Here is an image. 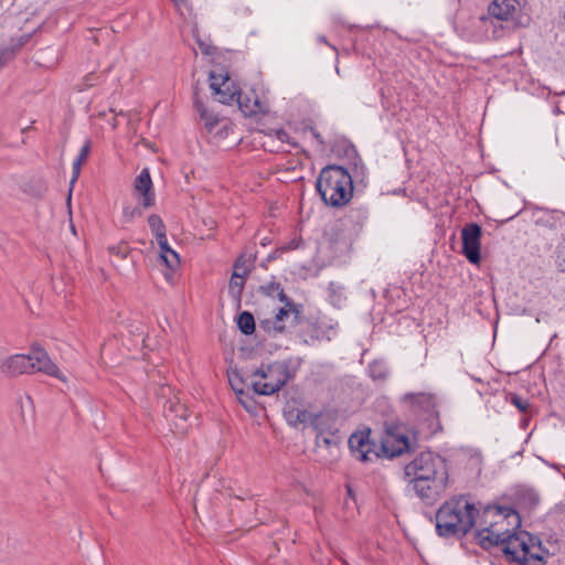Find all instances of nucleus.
<instances>
[{"label":"nucleus","mask_w":565,"mask_h":565,"mask_svg":"<svg viewBox=\"0 0 565 565\" xmlns=\"http://www.w3.org/2000/svg\"><path fill=\"white\" fill-rule=\"evenodd\" d=\"M480 525L481 529L476 531L475 537L482 548L490 550L502 545V552L509 562L530 565V545L524 541L519 543L522 554L516 547H512L513 540L519 541L516 530L521 526V516L513 507L487 504L480 515Z\"/></svg>","instance_id":"1"},{"label":"nucleus","mask_w":565,"mask_h":565,"mask_svg":"<svg viewBox=\"0 0 565 565\" xmlns=\"http://www.w3.org/2000/svg\"><path fill=\"white\" fill-rule=\"evenodd\" d=\"M404 478L416 495L427 505L434 504L447 488V460L433 451H423L404 468Z\"/></svg>","instance_id":"2"},{"label":"nucleus","mask_w":565,"mask_h":565,"mask_svg":"<svg viewBox=\"0 0 565 565\" xmlns=\"http://www.w3.org/2000/svg\"><path fill=\"white\" fill-rule=\"evenodd\" d=\"M479 513L470 494L455 495L436 512V534L443 539L461 540L473 529Z\"/></svg>","instance_id":"3"},{"label":"nucleus","mask_w":565,"mask_h":565,"mask_svg":"<svg viewBox=\"0 0 565 565\" xmlns=\"http://www.w3.org/2000/svg\"><path fill=\"white\" fill-rule=\"evenodd\" d=\"M316 189L324 204L342 207L353 196V179L345 168L329 164L320 171Z\"/></svg>","instance_id":"4"},{"label":"nucleus","mask_w":565,"mask_h":565,"mask_svg":"<svg viewBox=\"0 0 565 565\" xmlns=\"http://www.w3.org/2000/svg\"><path fill=\"white\" fill-rule=\"evenodd\" d=\"M1 372L10 377L31 372H42L50 376L62 379L57 365L50 359L46 350L39 343L31 344L28 354H14L6 359L0 365Z\"/></svg>","instance_id":"5"},{"label":"nucleus","mask_w":565,"mask_h":565,"mask_svg":"<svg viewBox=\"0 0 565 565\" xmlns=\"http://www.w3.org/2000/svg\"><path fill=\"white\" fill-rule=\"evenodd\" d=\"M401 404L416 420L426 438L443 431L437 409L436 396L430 393H406L399 398Z\"/></svg>","instance_id":"6"},{"label":"nucleus","mask_w":565,"mask_h":565,"mask_svg":"<svg viewBox=\"0 0 565 565\" xmlns=\"http://www.w3.org/2000/svg\"><path fill=\"white\" fill-rule=\"evenodd\" d=\"M252 376H259L265 380V382L252 380L250 384L255 394L267 396L280 391V388L294 379L295 372L290 370L287 362L276 361L268 364L266 369L263 364L252 373Z\"/></svg>","instance_id":"7"},{"label":"nucleus","mask_w":565,"mask_h":565,"mask_svg":"<svg viewBox=\"0 0 565 565\" xmlns=\"http://www.w3.org/2000/svg\"><path fill=\"white\" fill-rule=\"evenodd\" d=\"M302 321V306L295 301L287 302V307H281L274 319H263L259 321V329L268 335L291 332Z\"/></svg>","instance_id":"8"},{"label":"nucleus","mask_w":565,"mask_h":565,"mask_svg":"<svg viewBox=\"0 0 565 565\" xmlns=\"http://www.w3.org/2000/svg\"><path fill=\"white\" fill-rule=\"evenodd\" d=\"M158 402L162 404L163 416L170 425L175 427L177 431L184 433L186 426L184 423L189 417L188 407L180 402V399L172 395V388L170 385H161L158 393Z\"/></svg>","instance_id":"9"},{"label":"nucleus","mask_w":565,"mask_h":565,"mask_svg":"<svg viewBox=\"0 0 565 565\" xmlns=\"http://www.w3.org/2000/svg\"><path fill=\"white\" fill-rule=\"evenodd\" d=\"M385 433L386 437L381 441L380 454L392 459L411 450L409 438L401 431L398 425L385 423Z\"/></svg>","instance_id":"10"},{"label":"nucleus","mask_w":565,"mask_h":565,"mask_svg":"<svg viewBox=\"0 0 565 565\" xmlns=\"http://www.w3.org/2000/svg\"><path fill=\"white\" fill-rule=\"evenodd\" d=\"M482 227L478 223L466 224L461 230V254L472 265L481 262Z\"/></svg>","instance_id":"11"},{"label":"nucleus","mask_w":565,"mask_h":565,"mask_svg":"<svg viewBox=\"0 0 565 565\" xmlns=\"http://www.w3.org/2000/svg\"><path fill=\"white\" fill-rule=\"evenodd\" d=\"M298 327H300V329L297 331V335L306 344L322 339L330 341L337 333L335 324L332 323L331 320L327 321L326 319H318L311 322L302 316V321Z\"/></svg>","instance_id":"12"},{"label":"nucleus","mask_w":565,"mask_h":565,"mask_svg":"<svg viewBox=\"0 0 565 565\" xmlns=\"http://www.w3.org/2000/svg\"><path fill=\"white\" fill-rule=\"evenodd\" d=\"M371 429L366 428L350 436L348 444L353 457L362 462L373 461L382 455L376 450V443L370 439Z\"/></svg>","instance_id":"13"},{"label":"nucleus","mask_w":565,"mask_h":565,"mask_svg":"<svg viewBox=\"0 0 565 565\" xmlns=\"http://www.w3.org/2000/svg\"><path fill=\"white\" fill-rule=\"evenodd\" d=\"M282 412L285 419L290 426L297 427L310 419L311 427L313 429H318V419L320 414H311L307 409L300 408L297 401H287Z\"/></svg>","instance_id":"14"},{"label":"nucleus","mask_w":565,"mask_h":565,"mask_svg":"<svg viewBox=\"0 0 565 565\" xmlns=\"http://www.w3.org/2000/svg\"><path fill=\"white\" fill-rule=\"evenodd\" d=\"M134 190L142 196L141 204L143 207L148 209L154 205L156 194L148 168L142 169L140 174L136 178Z\"/></svg>","instance_id":"15"},{"label":"nucleus","mask_w":565,"mask_h":565,"mask_svg":"<svg viewBox=\"0 0 565 565\" xmlns=\"http://www.w3.org/2000/svg\"><path fill=\"white\" fill-rule=\"evenodd\" d=\"M515 3V0H493L488 6V15L500 21L513 19L516 12Z\"/></svg>","instance_id":"16"},{"label":"nucleus","mask_w":565,"mask_h":565,"mask_svg":"<svg viewBox=\"0 0 565 565\" xmlns=\"http://www.w3.org/2000/svg\"><path fill=\"white\" fill-rule=\"evenodd\" d=\"M193 106L195 110L200 114L201 119L204 120L206 130L211 132L220 122V118L213 111H210L207 107L204 105V103L200 98L198 87H195L193 92Z\"/></svg>","instance_id":"17"},{"label":"nucleus","mask_w":565,"mask_h":565,"mask_svg":"<svg viewBox=\"0 0 565 565\" xmlns=\"http://www.w3.org/2000/svg\"><path fill=\"white\" fill-rule=\"evenodd\" d=\"M317 431L315 444L317 448H324L327 449L331 455L334 451H339L341 438L337 434V431H328L324 433L319 426L318 429H315Z\"/></svg>","instance_id":"18"},{"label":"nucleus","mask_w":565,"mask_h":565,"mask_svg":"<svg viewBox=\"0 0 565 565\" xmlns=\"http://www.w3.org/2000/svg\"><path fill=\"white\" fill-rule=\"evenodd\" d=\"M211 89L214 99L224 105H232L239 93V88L231 79L226 85L218 89H216L214 85H211Z\"/></svg>","instance_id":"19"},{"label":"nucleus","mask_w":565,"mask_h":565,"mask_svg":"<svg viewBox=\"0 0 565 565\" xmlns=\"http://www.w3.org/2000/svg\"><path fill=\"white\" fill-rule=\"evenodd\" d=\"M157 242L160 248V259L162 263L171 270L177 269L180 266L179 254L170 247L167 237Z\"/></svg>","instance_id":"20"},{"label":"nucleus","mask_w":565,"mask_h":565,"mask_svg":"<svg viewBox=\"0 0 565 565\" xmlns=\"http://www.w3.org/2000/svg\"><path fill=\"white\" fill-rule=\"evenodd\" d=\"M235 103L245 117H252L262 111L259 99L257 97L252 99L247 95H244L241 90L236 97Z\"/></svg>","instance_id":"21"},{"label":"nucleus","mask_w":565,"mask_h":565,"mask_svg":"<svg viewBox=\"0 0 565 565\" xmlns=\"http://www.w3.org/2000/svg\"><path fill=\"white\" fill-rule=\"evenodd\" d=\"M246 279V270L242 271H233L230 285H228V292L231 297L236 300L237 302H241L242 294L244 290V285Z\"/></svg>","instance_id":"22"},{"label":"nucleus","mask_w":565,"mask_h":565,"mask_svg":"<svg viewBox=\"0 0 565 565\" xmlns=\"http://www.w3.org/2000/svg\"><path fill=\"white\" fill-rule=\"evenodd\" d=\"M369 215V209L365 205L353 204L348 212L347 218L349 222L361 228L367 222Z\"/></svg>","instance_id":"23"},{"label":"nucleus","mask_w":565,"mask_h":565,"mask_svg":"<svg viewBox=\"0 0 565 565\" xmlns=\"http://www.w3.org/2000/svg\"><path fill=\"white\" fill-rule=\"evenodd\" d=\"M259 291L267 297H274L276 294L278 300L285 303L284 307H287V302L294 301L285 294L280 284L276 281H270L266 285L259 286Z\"/></svg>","instance_id":"24"},{"label":"nucleus","mask_w":565,"mask_h":565,"mask_svg":"<svg viewBox=\"0 0 565 565\" xmlns=\"http://www.w3.org/2000/svg\"><path fill=\"white\" fill-rule=\"evenodd\" d=\"M238 330L244 335H252L256 330L255 318L252 312L245 310L238 313L236 318Z\"/></svg>","instance_id":"25"},{"label":"nucleus","mask_w":565,"mask_h":565,"mask_svg":"<svg viewBox=\"0 0 565 565\" xmlns=\"http://www.w3.org/2000/svg\"><path fill=\"white\" fill-rule=\"evenodd\" d=\"M554 43L565 53V11L553 23Z\"/></svg>","instance_id":"26"},{"label":"nucleus","mask_w":565,"mask_h":565,"mask_svg":"<svg viewBox=\"0 0 565 565\" xmlns=\"http://www.w3.org/2000/svg\"><path fill=\"white\" fill-rule=\"evenodd\" d=\"M369 375L374 381H385L390 375V369L384 361L374 360L369 364Z\"/></svg>","instance_id":"27"},{"label":"nucleus","mask_w":565,"mask_h":565,"mask_svg":"<svg viewBox=\"0 0 565 565\" xmlns=\"http://www.w3.org/2000/svg\"><path fill=\"white\" fill-rule=\"evenodd\" d=\"M255 259H256L255 253H250L248 255L246 252L242 253L234 262L233 271L246 270V277H247L249 275V273L252 271V269L254 268Z\"/></svg>","instance_id":"28"},{"label":"nucleus","mask_w":565,"mask_h":565,"mask_svg":"<svg viewBox=\"0 0 565 565\" xmlns=\"http://www.w3.org/2000/svg\"><path fill=\"white\" fill-rule=\"evenodd\" d=\"M148 225L156 236L157 241L167 237V228L162 218L158 214H151L148 217Z\"/></svg>","instance_id":"29"},{"label":"nucleus","mask_w":565,"mask_h":565,"mask_svg":"<svg viewBox=\"0 0 565 565\" xmlns=\"http://www.w3.org/2000/svg\"><path fill=\"white\" fill-rule=\"evenodd\" d=\"M236 396L241 405L248 412L254 413L257 409V403L254 398V395L249 392H246L243 388L236 390Z\"/></svg>","instance_id":"30"},{"label":"nucleus","mask_w":565,"mask_h":565,"mask_svg":"<svg viewBox=\"0 0 565 565\" xmlns=\"http://www.w3.org/2000/svg\"><path fill=\"white\" fill-rule=\"evenodd\" d=\"M537 546V552H532V561L544 562L547 556L554 555L553 551L548 547L543 546L540 537L532 534V548Z\"/></svg>","instance_id":"31"},{"label":"nucleus","mask_w":565,"mask_h":565,"mask_svg":"<svg viewBox=\"0 0 565 565\" xmlns=\"http://www.w3.org/2000/svg\"><path fill=\"white\" fill-rule=\"evenodd\" d=\"M108 253L111 256H115L119 259H126L131 252L128 243L125 241L119 242L116 245H110L107 247Z\"/></svg>","instance_id":"32"},{"label":"nucleus","mask_w":565,"mask_h":565,"mask_svg":"<svg viewBox=\"0 0 565 565\" xmlns=\"http://www.w3.org/2000/svg\"><path fill=\"white\" fill-rule=\"evenodd\" d=\"M142 209H145V207L142 206L141 203H140V205H136V206L125 205L122 209V222L130 223L135 218L141 217L143 214Z\"/></svg>","instance_id":"33"},{"label":"nucleus","mask_w":565,"mask_h":565,"mask_svg":"<svg viewBox=\"0 0 565 565\" xmlns=\"http://www.w3.org/2000/svg\"><path fill=\"white\" fill-rule=\"evenodd\" d=\"M508 399L510 401L511 404H513L521 412H523L525 414L529 412V409H530V402H529V399L522 398L516 393H509Z\"/></svg>","instance_id":"34"},{"label":"nucleus","mask_w":565,"mask_h":565,"mask_svg":"<svg viewBox=\"0 0 565 565\" xmlns=\"http://www.w3.org/2000/svg\"><path fill=\"white\" fill-rule=\"evenodd\" d=\"M228 383L235 394H236V390H239V388L244 390V387H245V380L243 379V376L241 375V373L237 370H234L231 373H228Z\"/></svg>","instance_id":"35"},{"label":"nucleus","mask_w":565,"mask_h":565,"mask_svg":"<svg viewBox=\"0 0 565 565\" xmlns=\"http://www.w3.org/2000/svg\"><path fill=\"white\" fill-rule=\"evenodd\" d=\"M209 78H210V86L214 85V87H216V89L226 85L231 79L230 75L227 73H225L223 75V74H215L214 72H210Z\"/></svg>","instance_id":"36"},{"label":"nucleus","mask_w":565,"mask_h":565,"mask_svg":"<svg viewBox=\"0 0 565 565\" xmlns=\"http://www.w3.org/2000/svg\"><path fill=\"white\" fill-rule=\"evenodd\" d=\"M82 164H83V162L77 161V160H75V161L73 162L72 179H71V181H70V185H71V188H70V191H68V198H67L68 202L71 201V196H72V188H73L74 183L76 182V180H77V179H78V177H79V173H81V167H82Z\"/></svg>","instance_id":"37"},{"label":"nucleus","mask_w":565,"mask_h":565,"mask_svg":"<svg viewBox=\"0 0 565 565\" xmlns=\"http://www.w3.org/2000/svg\"><path fill=\"white\" fill-rule=\"evenodd\" d=\"M277 139L281 142H288L292 147H298V143L292 141L289 134L284 129H277L275 132Z\"/></svg>","instance_id":"38"},{"label":"nucleus","mask_w":565,"mask_h":565,"mask_svg":"<svg viewBox=\"0 0 565 565\" xmlns=\"http://www.w3.org/2000/svg\"><path fill=\"white\" fill-rule=\"evenodd\" d=\"M292 247L291 246H281V247H277L275 250H273L266 258L267 262H273L275 260L276 258H278L282 253L285 252H288V250H291Z\"/></svg>","instance_id":"39"},{"label":"nucleus","mask_w":565,"mask_h":565,"mask_svg":"<svg viewBox=\"0 0 565 565\" xmlns=\"http://www.w3.org/2000/svg\"><path fill=\"white\" fill-rule=\"evenodd\" d=\"M556 263L561 271L565 273V245L557 250Z\"/></svg>","instance_id":"40"},{"label":"nucleus","mask_w":565,"mask_h":565,"mask_svg":"<svg viewBox=\"0 0 565 565\" xmlns=\"http://www.w3.org/2000/svg\"><path fill=\"white\" fill-rule=\"evenodd\" d=\"M198 45L202 52V54L204 55H212L214 54V52L216 51V47L215 46H212L210 44H206L205 42H203L202 40H198Z\"/></svg>","instance_id":"41"},{"label":"nucleus","mask_w":565,"mask_h":565,"mask_svg":"<svg viewBox=\"0 0 565 565\" xmlns=\"http://www.w3.org/2000/svg\"><path fill=\"white\" fill-rule=\"evenodd\" d=\"M89 151H90V142L87 140L85 142V145L81 148V151L75 160L84 162L87 159Z\"/></svg>","instance_id":"42"},{"label":"nucleus","mask_w":565,"mask_h":565,"mask_svg":"<svg viewBox=\"0 0 565 565\" xmlns=\"http://www.w3.org/2000/svg\"><path fill=\"white\" fill-rule=\"evenodd\" d=\"M96 74L95 73H89L87 74L85 77H84V83H83V86L85 88H89V87H93L95 85V79H96Z\"/></svg>","instance_id":"43"},{"label":"nucleus","mask_w":565,"mask_h":565,"mask_svg":"<svg viewBox=\"0 0 565 565\" xmlns=\"http://www.w3.org/2000/svg\"><path fill=\"white\" fill-rule=\"evenodd\" d=\"M46 191V186L43 182H40L36 185V189L32 192L34 196L42 198Z\"/></svg>","instance_id":"44"},{"label":"nucleus","mask_w":565,"mask_h":565,"mask_svg":"<svg viewBox=\"0 0 565 565\" xmlns=\"http://www.w3.org/2000/svg\"><path fill=\"white\" fill-rule=\"evenodd\" d=\"M347 495L353 501V503H356V498L353 488L350 484L345 486Z\"/></svg>","instance_id":"45"},{"label":"nucleus","mask_w":565,"mask_h":565,"mask_svg":"<svg viewBox=\"0 0 565 565\" xmlns=\"http://www.w3.org/2000/svg\"><path fill=\"white\" fill-rule=\"evenodd\" d=\"M312 135L317 141H319L320 145H324V140L322 139V136L320 132H318L316 129H312Z\"/></svg>","instance_id":"46"},{"label":"nucleus","mask_w":565,"mask_h":565,"mask_svg":"<svg viewBox=\"0 0 565 565\" xmlns=\"http://www.w3.org/2000/svg\"><path fill=\"white\" fill-rule=\"evenodd\" d=\"M271 244V237L270 236H264L262 239H260V245L262 246H267Z\"/></svg>","instance_id":"47"},{"label":"nucleus","mask_w":565,"mask_h":565,"mask_svg":"<svg viewBox=\"0 0 565 565\" xmlns=\"http://www.w3.org/2000/svg\"><path fill=\"white\" fill-rule=\"evenodd\" d=\"M8 54L7 50H0V66L3 64V57Z\"/></svg>","instance_id":"48"},{"label":"nucleus","mask_w":565,"mask_h":565,"mask_svg":"<svg viewBox=\"0 0 565 565\" xmlns=\"http://www.w3.org/2000/svg\"><path fill=\"white\" fill-rule=\"evenodd\" d=\"M529 422H530L529 417L524 416V417L521 419V426H522L523 428H525V427L529 425Z\"/></svg>","instance_id":"49"},{"label":"nucleus","mask_w":565,"mask_h":565,"mask_svg":"<svg viewBox=\"0 0 565 565\" xmlns=\"http://www.w3.org/2000/svg\"><path fill=\"white\" fill-rule=\"evenodd\" d=\"M285 246H291L292 249L297 247V244L295 243V241L292 239L291 242H289L288 244H286Z\"/></svg>","instance_id":"50"},{"label":"nucleus","mask_w":565,"mask_h":565,"mask_svg":"<svg viewBox=\"0 0 565 565\" xmlns=\"http://www.w3.org/2000/svg\"><path fill=\"white\" fill-rule=\"evenodd\" d=\"M291 318H285V323L290 324Z\"/></svg>","instance_id":"51"},{"label":"nucleus","mask_w":565,"mask_h":565,"mask_svg":"<svg viewBox=\"0 0 565 565\" xmlns=\"http://www.w3.org/2000/svg\"><path fill=\"white\" fill-rule=\"evenodd\" d=\"M503 527L512 529V526H511V525H508V523H503Z\"/></svg>","instance_id":"52"},{"label":"nucleus","mask_w":565,"mask_h":565,"mask_svg":"<svg viewBox=\"0 0 565 565\" xmlns=\"http://www.w3.org/2000/svg\"><path fill=\"white\" fill-rule=\"evenodd\" d=\"M530 440V434L526 436V438L524 439V443H527Z\"/></svg>","instance_id":"53"},{"label":"nucleus","mask_w":565,"mask_h":565,"mask_svg":"<svg viewBox=\"0 0 565 565\" xmlns=\"http://www.w3.org/2000/svg\"><path fill=\"white\" fill-rule=\"evenodd\" d=\"M480 19H481L482 21H484V20H487L488 18H487L486 15H482Z\"/></svg>","instance_id":"54"}]
</instances>
